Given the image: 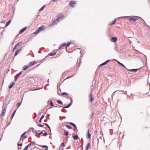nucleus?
Listing matches in <instances>:
<instances>
[{"label":"nucleus","mask_w":150,"mask_h":150,"mask_svg":"<svg viewBox=\"0 0 150 150\" xmlns=\"http://www.w3.org/2000/svg\"><path fill=\"white\" fill-rule=\"evenodd\" d=\"M128 71H133L134 72H136L138 70V69H127Z\"/></svg>","instance_id":"nucleus-9"},{"label":"nucleus","mask_w":150,"mask_h":150,"mask_svg":"<svg viewBox=\"0 0 150 150\" xmlns=\"http://www.w3.org/2000/svg\"><path fill=\"white\" fill-rule=\"evenodd\" d=\"M45 5H44L43 6L39 9V11H41L45 7Z\"/></svg>","instance_id":"nucleus-31"},{"label":"nucleus","mask_w":150,"mask_h":150,"mask_svg":"<svg viewBox=\"0 0 150 150\" xmlns=\"http://www.w3.org/2000/svg\"><path fill=\"white\" fill-rule=\"evenodd\" d=\"M123 17H120V18H123Z\"/></svg>","instance_id":"nucleus-59"},{"label":"nucleus","mask_w":150,"mask_h":150,"mask_svg":"<svg viewBox=\"0 0 150 150\" xmlns=\"http://www.w3.org/2000/svg\"><path fill=\"white\" fill-rule=\"evenodd\" d=\"M137 19V18L135 16L134 17V18L132 17L129 19V21H136Z\"/></svg>","instance_id":"nucleus-6"},{"label":"nucleus","mask_w":150,"mask_h":150,"mask_svg":"<svg viewBox=\"0 0 150 150\" xmlns=\"http://www.w3.org/2000/svg\"><path fill=\"white\" fill-rule=\"evenodd\" d=\"M43 26H41L39 28H38V29L39 30V31H42V30L43 29Z\"/></svg>","instance_id":"nucleus-25"},{"label":"nucleus","mask_w":150,"mask_h":150,"mask_svg":"<svg viewBox=\"0 0 150 150\" xmlns=\"http://www.w3.org/2000/svg\"><path fill=\"white\" fill-rule=\"evenodd\" d=\"M73 76H74V75H72L71 76H68V77H67L66 78V79L69 78H71V77Z\"/></svg>","instance_id":"nucleus-47"},{"label":"nucleus","mask_w":150,"mask_h":150,"mask_svg":"<svg viewBox=\"0 0 150 150\" xmlns=\"http://www.w3.org/2000/svg\"><path fill=\"white\" fill-rule=\"evenodd\" d=\"M57 18H59V19H62L64 18V16H63V15H62V14H61V15L60 16H59V17H57Z\"/></svg>","instance_id":"nucleus-24"},{"label":"nucleus","mask_w":150,"mask_h":150,"mask_svg":"<svg viewBox=\"0 0 150 150\" xmlns=\"http://www.w3.org/2000/svg\"><path fill=\"white\" fill-rule=\"evenodd\" d=\"M76 1H71L69 2V4L72 7H73L74 6V4H76Z\"/></svg>","instance_id":"nucleus-2"},{"label":"nucleus","mask_w":150,"mask_h":150,"mask_svg":"<svg viewBox=\"0 0 150 150\" xmlns=\"http://www.w3.org/2000/svg\"><path fill=\"white\" fill-rule=\"evenodd\" d=\"M54 107H57V108H60V107H61V106H59L58 105H57V106H54Z\"/></svg>","instance_id":"nucleus-54"},{"label":"nucleus","mask_w":150,"mask_h":150,"mask_svg":"<svg viewBox=\"0 0 150 150\" xmlns=\"http://www.w3.org/2000/svg\"><path fill=\"white\" fill-rule=\"evenodd\" d=\"M73 138L74 140H77L79 138L77 135H76L73 136Z\"/></svg>","instance_id":"nucleus-16"},{"label":"nucleus","mask_w":150,"mask_h":150,"mask_svg":"<svg viewBox=\"0 0 150 150\" xmlns=\"http://www.w3.org/2000/svg\"><path fill=\"white\" fill-rule=\"evenodd\" d=\"M38 126L39 127H43L44 126V125H41V124H40V125H38Z\"/></svg>","instance_id":"nucleus-45"},{"label":"nucleus","mask_w":150,"mask_h":150,"mask_svg":"<svg viewBox=\"0 0 150 150\" xmlns=\"http://www.w3.org/2000/svg\"><path fill=\"white\" fill-rule=\"evenodd\" d=\"M66 126L69 129H71L72 128L69 125H66Z\"/></svg>","instance_id":"nucleus-32"},{"label":"nucleus","mask_w":150,"mask_h":150,"mask_svg":"<svg viewBox=\"0 0 150 150\" xmlns=\"http://www.w3.org/2000/svg\"><path fill=\"white\" fill-rule=\"evenodd\" d=\"M6 108H5L4 109H3V111L2 112V115H4L5 114L6 112Z\"/></svg>","instance_id":"nucleus-15"},{"label":"nucleus","mask_w":150,"mask_h":150,"mask_svg":"<svg viewBox=\"0 0 150 150\" xmlns=\"http://www.w3.org/2000/svg\"><path fill=\"white\" fill-rule=\"evenodd\" d=\"M59 21V18H57L52 23V25H55L57 24V22Z\"/></svg>","instance_id":"nucleus-5"},{"label":"nucleus","mask_w":150,"mask_h":150,"mask_svg":"<svg viewBox=\"0 0 150 150\" xmlns=\"http://www.w3.org/2000/svg\"><path fill=\"white\" fill-rule=\"evenodd\" d=\"M118 63L120 65L123 67H124L126 69H127V68H126L125 67V65L123 64L122 63L120 62H118Z\"/></svg>","instance_id":"nucleus-20"},{"label":"nucleus","mask_w":150,"mask_h":150,"mask_svg":"<svg viewBox=\"0 0 150 150\" xmlns=\"http://www.w3.org/2000/svg\"><path fill=\"white\" fill-rule=\"evenodd\" d=\"M16 111V110H15L13 112V114H12V115L11 117V119H12L13 118V117L14 116V115H15V114Z\"/></svg>","instance_id":"nucleus-26"},{"label":"nucleus","mask_w":150,"mask_h":150,"mask_svg":"<svg viewBox=\"0 0 150 150\" xmlns=\"http://www.w3.org/2000/svg\"><path fill=\"white\" fill-rule=\"evenodd\" d=\"M56 0H52V1H54V2H55L56 1Z\"/></svg>","instance_id":"nucleus-57"},{"label":"nucleus","mask_w":150,"mask_h":150,"mask_svg":"<svg viewBox=\"0 0 150 150\" xmlns=\"http://www.w3.org/2000/svg\"><path fill=\"white\" fill-rule=\"evenodd\" d=\"M90 146V144L89 143H88L86 145V147L85 150H88V148H89V146Z\"/></svg>","instance_id":"nucleus-11"},{"label":"nucleus","mask_w":150,"mask_h":150,"mask_svg":"<svg viewBox=\"0 0 150 150\" xmlns=\"http://www.w3.org/2000/svg\"><path fill=\"white\" fill-rule=\"evenodd\" d=\"M11 22V20H9L8 21L6 24L5 27H7Z\"/></svg>","instance_id":"nucleus-19"},{"label":"nucleus","mask_w":150,"mask_h":150,"mask_svg":"<svg viewBox=\"0 0 150 150\" xmlns=\"http://www.w3.org/2000/svg\"><path fill=\"white\" fill-rule=\"evenodd\" d=\"M42 132H41L40 133L38 134H39V135H41V134H42Z\"/></svg>","instance_id":"nucleus-51"},{"label":"nucleus","mask_w":150,"mask_h":150,"mask_svg":"<svg viewBox=\"0 0 150 150\" xmlns=\"http://www.w3.org/2000/svg\"><path fill=\"white\" fill-rule=\"evenodd\" d=\"M66 45V43L65 42H64L62 44H61V46H60V47H59V49L60 48H61L62 47Z\"/></svg>","instance_id":"nucleus-14"},{"label":"nucleus","mask_w":150,"mask_h":150,"mask_svg":"<svg viewBox=\"0 0 150 150\" xmlns=\"http://www.w3.org/2000/svg\"><path fill=\"white\" fill-rule=\"evenodd\" d=\"M47 133L45 132L43 134V135H42V136H46V135H47Z\"/></svg>","instance_id":"nucleus-40"},{"label":"nucleus","mask_w":150,"mask_h":150,"mask_svg":"<svg viewBox=\"0 0 150 150\" xmlns=\"http://www.w3.org/2000/svg\"><path fill=\"white\" fill-rule=\"evenodd\" d=\"M74 130H75V129H74Z\"/></svg>","instance_id":"nucleus-63"},{"label":"nucleus","mask_w":150,"mask_h":150,"mask_svg":"<svg viewBox=\"0 0 150 150\" xmlns=\"http://www.w3.org/2000/svg\"><path fill=\"white\" fill-rule=\"evenodd\" d=\"M116 19L114 21L110 22L108 24L109 25H111L112 24H114L115 23Z\"/></svg>","instance_id":"nucleus-10"},{"label":"nucleus","mask_w":150,"mask_h":150,"mask_svg":"<svg viewBox=\"0 0 150 150\" xmlns=\"http://www.w3.org/2000/svg\"><path fill=\"white\" fill-rule=\"evenodd\" d=\"M65 146V144L64 142H62L61 144V146Z\"/></svg>","instance_id":"nucleus-41"},{"label":"nucleus","mask_w":150,"mask_h":150,"mask_svg":"<svg viewBox=\"0 0 150 150\" xmlns=\"http://www.w3.org/2000/svg\"><path fill=\"white\" fill-rule=\"evenodd\" d=\"M91 136V134L89 133V130L87 131V138H89Z\"/></svg>","instance_id":"nucleus-21"},{"label":"nucleus","mask_w":150,"mask_h":150,"mask_svg":"<svg viewBox=\"0 0 150 150\" xmlns=\"http://www.w3.org/2000/svg\"><path fill=\"white\" fill-rule=\"evenodd\" d=\"M35 144V142H31L30 144H28V145H29V146L31 144Z\"/></svg>","instance_id":"nucleus-42"},{"label":"nucleus","mask_w":150,"mask_h":150,"mask_svg":"<svg viewBox=\"0 0 150 150\" xmlns=\"http://www.w3.org/2000/svg\"><path fill=\"white\" fill-rule=\"evenodd\" d=\"M128 38H131L130 39H128L129 43L130 44H131L132 41H135L136 40V38H132L131 37H128Z\"/></svg>","instance_id":"nucleus-1"},{"label":"nucleus","mask_w":150,"mask_h":150,"mask_svg":"<svg viewBox=\"0 0 150 150\" xmlns=\"http://www.w3.org/2000/svg\"><path fill=\"white\" fill-rule=\"evenodd\" d=\"M70 42L67 43L66 45V47H68L69 46V45H70Z\"/></svg>","instance_id":"nucleus-43"},{"label":"nucleus","mask_w":150,"mask_h":150,"mask_svg":"<svg viewBox=\"0 0 150 150\" xmlns=\"http://www.w3.org/2000/svg\"><path fill=\"white\" fill-rule=\"evenodd\" d=\"M29 66H24V67H23V70H25V69H27V68H29Z\"/></svg>","instance_id":"nucleus-23"},{"label":"nucleus","mask_w":150,"mask_h":150,"mask_svg":"<svg viewBox=\"0 0 150 150\" xmlns=\"http://www.w3.org/2000/svg\"><path fill=\"white\" fill-rule=\"evenodd\" d=\"M64 134L66 136H67L68 135V132H67L65 131L64 132Z\"/></svg>","instance_id":"nucleus-34"},{"label":"nucleus","mask_w":150,"mask_h":150,"mask_svg":"<svg viewBox=\"0 0 150 150\" xmlns=\"http://www.w3.org/2000/svg\"><path fill=\"white\" fill-rule=\"evenodd\" d=\"M117 40L116 37H112L110 39V41L111 42H115Z\"/></svg>","instance_id":"nucleus-3"},{"label":"nucleus","mask_w":150,"mask_h":150,"mask_svg":"<svg viewBox=\"0 0 150 150\" xmlns=\"http://www.w3.org/2000/svg\"><path fill=\"white\" fill-rule=\"evenodd\" d=\"M26 137H27V136H24L23 137V139H25V138H26Z\"/></svg>","instance_id":"nucleus-55"},{"label":"nucleus","mask_w":150,"mask_h":150,"mask_svg":"<svg viewBox=\"0 0 150 150\" xmlns=\"http://www.w3.org/2000/svg\"><path fill=\"white\" fill-rule=\"evenodd\" d=\"M36 61H34L33 62H31L29 63V67L33 65L34 64H36Z\"/></svg>","instance_id":"nucleus-8"},{"label":"nucleus","mask_w":150,"mask_h":150,"mask_svg":"<svg viewBox=\"0 0 150 150\" xmlns=\"http://www.w3.org/2000/svg\"><path fill=\"white\" fill-rule=\"evenodd\" d=\"M44 115H42L41 117V118H40L41 119H42L44 117Z\"/></svg>","instance_id":"nucleus-49"},{"label":"nucleus","mask_w":150,"mask_h":150,"mask_svg":"<svg viewBox=\"0 0 150 150\" xmlns=\"http://www.w3.org/2000/svg\"><path fill=\"white\" fill-rule=\"evenodd\" d=\"M41 120H42V119H41L40 118V120H39V122H41V121H42Z\"/></svg>","instance_id":"nucleus-56"},{"label":"nucleus","mask_w":150,"mask_h":150,"mask_svg":"<svg viewBox=\"0 0 150 150\" xmlns=\"http://www.w3.org/2000/svg\"><path fill=\"white\" fill-rule=\"evenodd\" d=\"M90 102H91L93 100H94V98L93 97H92L91 94H90Z\"/></svg>","instance_id":"nucleus-17"},{"label":"nucleus","mask_w":150,"mask_h":150,"mask_svg":"<svg viewBox=\"0 0 150 150\" xmlns=\"http://www.w3.org/2000/svg\"><path fill=\"white\" fill-rule=\"evenodd\" d=\"M17 46L15 45V47L13 48V51L16 47Z\"/></svg>","instance_id":"nucleus-52"},{"label":"nucleus","mask_w":150,"mask_h":150,"mask_svg":"<svg viewBox=\"0 0 150 150\" xmlns=\"http://www.w3.org/2000/svg\"><path fill=\"white\" fill-rule=\"evenodd\" d=\"M19 0H17L18 1Z\"/></svg>","instance_id":"nucleus-64"},{"label":"nucleus","mask_w":150,"mask_h":150,"mask_svg":"<svg viewBox=\"0 0 150 150\" xmlns=\"http://www.w3.org/2000/svg\"><path fill=\"white\" fill-rule=\"evenodd\" d=\"M44 125H46L48 128H49V129H50V131H51L50 128V127L49 126V125L47 124L46 123H44Z\"/></svg>","instance_id":"nucleus-27"},{"label":"nucleus","mask_w":150,"mask_h":150,"mask_svg":"<svg viewBox=\"0 0 150 150\" xmlns=\"http://www.w3.org/2000/svg\"><path fill=\"white\" fill-rule=\"evenodd\" d=\"M15 84L14 82H12L11 84H10L9 86H8V88H11L13 86V85Z\"/></svg>","instance_id":"nucleus-18"},{"label":"nucleus","mask_w":150,"mask_h":150,"mask_svg":"<svg viewBox=\"0 0 150 150\" xmlns=\"http://www.w3.org/2000/svg\"><path fill=\"white\" fill-rule=\"evenodd\" d=\"M110 61V60H107L105 62L103 63H102V64H100V66H102V65H105V64H106L108 62H109Z\"/></svg>","instance_id":"nucleus-13"},{"label":"nucleus","mask_w":150,"mask_h":150,"mask_svg":"<svg viewBox=\"0 0 150 150\" xmlns=\"http://www.w3.org/2000/svg\"><path fill=\"white\" fill-rule=\"evenodd\" d=\"M70 124L73 126L75 127L76 128V125L74 123L72 122H70Z\"/></svg>","instance_id":"nucleus-28"},{"label":"nucleus","mask_w":150,"mask_h":150,"mask_svg":"<svg viewBox=\"0 0 150 150\" xmlns=\"http://www.w3.org/2000/svg\"><path fill=\"white\" fill-rule=\"evenodd\" d=\"M22 143L20 144H18V146H22Z\"/></svg>","instance_id":"nucleus-50"},{"label":"nucleus","mask_w":150,"mask_h":150,"mask_svg":"<svg viewBox=\"0 0 150 150\" xmlns=\"http://www.w3.org/2000/svg\"><path fill=\"white\" fill-rule=\"evenodd\" d=\"M70 99L71 100V103H70L67 106L63 107V108H68L70 106H71V104L72 103V100L71 98H70Z\"/></svg>","instance_id":"nucleus-4"},{"label":"nucleus","mask_w":150,"mask_h":150,"mask_svg":"<svg viewBox=\"0 0 150 150\" xmlns=\"http://www.w3.org/2000/svg\"><path fill=\"white\" fill-rule=\"evenodd\" d=\"M21 73H22L21 72H20L18 74L16 75V76H18H18L21 74Z\"/></svg>","instance_id":"nucleus-44"},{"label":"nucleus","mask_w":150,"mask_h":150,"mask_svg":"<svg viewBox=\"0 0 150 150\" xmlns=\"http://www.w3.org/2000/svg\"><path fill=\"white\" fill-rule=\"evenodd\" d=\"M21 103L20 102H18L17 104V108H18L21 105Z\"/></svg>","instance_id":"nucleus-30"},{"label":"nucleus","mask_w":150,"mask_h":150,"mask_svg":"<svg viewBox=\"0 0 150 150\" xmlns=\"http://www.w3.org/2000/svg\"><path fill=\"white\" fill-rule=\"evenodd\" d=\"M26 132H24L23 134L21 135V137H22L26 133Z\"/></svg>","instance_id":"nucleus-48"},{"label":"nucleus","mask_w":150,"mask_h":150,"mask_svg":"<svg viewBox=\"0 0 150 150\" xmlns=\"http://www.w3.org/2000/svg\"><path fill=\"white\" fill-rule=\"evenodd\" d=\"M93 115H94V113H93L92 115V116H93Z\"/></svg>","instance_id":"nucleus-58"},{"label":"nucleus","mask_w":150,"mask_h":150,"mask_svg":"<svg viewBox=\"0 0 150 150\" xmlns=\"http://www.w3.org/2000/svg\"><path fill=\"white\" fill-rule=\"evenodd\" d=\"M27 28L26 27H24L20 30L19 31V34H20L22 33Z\"/></svg>","instance_id":"nucleus-7"},{"label":"nucleus","mask_w":150,"mask_h":150,"mask_svg":"<svg viewBox=\"0 0 150 150\" xmlns=\"http://www.w3.org/2000/svg\"><path fill=\"white\" fill-rule=\"evenodd\" d=\"M56 54V52H54V53H50L48 55L50 56H53L54 55Z\"/></svg>","instance_id":"nucleus-22"},{"label":"nucleus","mask_w":150,"mask_h":150,"mask_svg":"<svg viewBox=\"0 0 150 150\" xmlns=\"http://www.w3.org/2000/svg\"><path fill=\"white\" fill-rule=\"evenodd\" d=\"M45 150H48L47 149H45Z\"/></svg>","instance_id":"nucleus-62"},{"label":"nucleus","mask_w":150,"mask_h":150,"mask_svg":"<svg viewBox=\"0 0 150 150\" xmlns=\"http://www.w3.org/2000/svg\"><path fill=\"white\" fill-rule=\"evenodd\" d=\"M21 42H19L16 45V46L17 47L18 46H19V45H20L21 44Z\"/></svg>","instance_id":"nucleus-36"},{"label":"nucleus","mask_w":150,"mask_h":150,"mask_svg":"<svg viewBox=\"0 0 150 150\" xmlns=\"http://www.w3.org/2000/svg\"><path fill=\"white\" fill-rule=\"evenodd\" d=\"M62 95H66V96H68V93H67L63 92L62 93Z\"/></svg>","instance_id":"nucleus-35"},{"label":"nucleus","mask_w":150,"mask_h":150,"mask_svg":"<svg viewBox=\"0 0 150 150\" xmlns=\"http://www.w3.org/2000/svg\"><path fill=\"white\" fill-rule=\"evenodd\" d=\"M21 48H20V49H18L16 50L15 53V55L16 56V55L19 52V51L21 50Z\"/></svg>","instance_id":"nucleus-12"},{"label":"nucleus","mask_w":150,"mask_h":150,"mask_svg":"<svg viewBox=\"0 0 150 150\" xmlns=\"http://www.w3.org/2000/svg\"><path fill=\"white\" fill-rule=\"evenodd\" d=\"M39 31H40L39 30L37 29V30L35 31V32L34 33L35 34H36L38 33Z\"/></svg>","instance_id":"nucleus-38"},{"label":"nucleus","mask_w":150,"mask_h":150,"mask_svg":"<svg viewBox=\"0 0 150 150\" xmlns=\"http://www.w3.org/2000/svg\"><path fill=\"white\" fill-rule=\"evenodd\" d=\"M28 146L29 145H28L26 146L23 150H26L28 148Z\"/></svg>","instance_id":"nucleus-39"},{"label":"nucleus","mask_w":150,"mask_h":150,"mask_svg":"<svg viewBox=\"0 0 150 150\" xmlns=\"http://www.w3.org/2000/svg\"><path fill=\"white\" fill-rule=\"evenodd\" d=\"M63 118H65V117H63Z\"/></svg>","instance_id":"nucleus-60"},{"label":"nucleus","mask_w":150,"mask_h":150,"mask_svg":"<svg viewBox=\"0 0 150 150\" xmlns=\"http://www.w3.org/2000/svg\"><path fill=\"white\" fill-rule=\"evenodd\" d=\"M40 89V88H36V89H34V90L36 91V90H38Z\"/></svg>","instance_id":"nucleus-53"},{"label":"nucleus","mask_w":150,"mask_h":150,"mask_svg":"<svg viewBox=\"0 0 150 150\" xmlns=\"http://www.w3.org/2000/svg\"><path fill=\"white\" fill-rule=\"evenodd\" d=\"M81 63V62H80V63H79V64H80Z\"/></svg>","instance_id":"nucleus-61"},{"label":"nucleus","mask_w":150,"mask_h":150,"mask_svg":"<svg viewBox=\"0 0 150 150\" xmlns=\"http://www.w3.org/2000/svg\"><path fill=\"white\" fill-rule=\"evenodd\" d=\"M50 105L51 106H53L54 105L53 103V102H52V101H51V102H50Z\"/></svg>","instance_id":"nucleus-37"},{"label":"nucleus","mask_w":150,"mask_h":150,"mask_svg":"<svg viewBox=\"0 0 150 150\" xmlns=\"http://www.w3.org/2000/svg\"><path fill=\"white\" fill-rule=\"evenodd\" d=\"M18 78V76H15V79H14V80H15V81H16V80H17V79Z\"/></svg>","instance_id":"nucleus-46"},{"label":"nucleus","mask_w":150,"mask_h":150,"mask_svg":"<svg viewBox=\"0 0 150 150\" xmlns=\"http://www.w3.org/2000/svg\"><path fill=\"white\" fill-rule=\"evenodd\" d=\"M38 146H40V147H47V148H48V147L46 145H38Z\"/></svg>","instance_id":"nucleus-29"},{"label":"nucleus","mask_w":150,"mask_h":150,"mask_svg":"<svg viewBox=\"0 0 150 150\" xmlns=\"http://www.w3.org/2000/svg\"><path fill=\"white\" fill-rule=\"evenodd\" d=\"M57 102L58 103H59V104H62V102L60 100H58L57 101Z\"/></svg>","instance_id":"nucleus-33"}]
</instances>
